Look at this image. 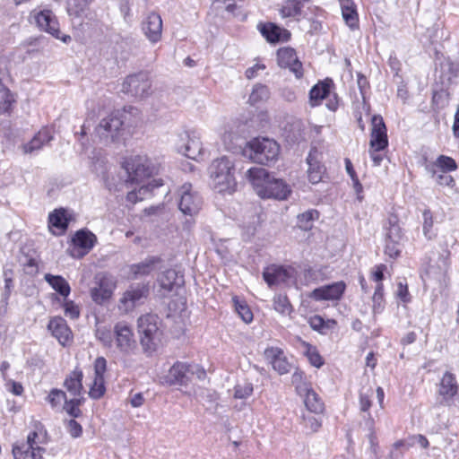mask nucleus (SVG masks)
Listing matches in <instances>:
<instances>
[{
    "label": "nucleus",
    "mask_w": 459,
    "mask_h": 459,
    "mask_svg": "<svg viewBox=\"0 0 459 459\" xmlns=\"http://www.w3.org/2000/svg\"><path fill=\"white\" fill-rule=\"evenodd\" d=\"M208 173L214 191L229 195L236 191L235 166L230 158L222 156L213 160L208 168Z\"/></svg>",
    "instance_id": "obj_1"
},
{
    "label": "nucleus",
    "mask_w": 459,
    "mask_h": 459,
    "mask_svg": "<svg viewBox=\"0 0 459 459\" xmlns=\"http://www.w3.org/2000/svg\"><path fill=\"white\" fill-rule=\"evenodd\" d=\"M383 230L385 254L392 259L398 258L402 254L406 237L397 214L394 212L388 213L383 223Z\"/></svg>",
    "instance_id": "obj_2"
},
{
    "label": "nucleus",
    "mask_w": 459,
    "mask_h": 459,
    "mask_svg": "<svg viewBox=\"0 0 459 459\" xmlns=\"http://www.w3.org/2000/svg\"><path fill=\"white\" fill-rule=\"evenodd\" d=\"M135 108L130 107L129 111H115L100 120L95 131L100 140L104 142H115L122 134L127 121V117L132 113H137Z\"/></svg>",
    "instance_id": "obj_3"
},
{
    "label": "nucleus",
    "mask_w": 459,
    "mask_h": 459,
    "mask_svg": "<svg viewBox=\"0 0 459 459\" xmlns=\"http://www.w3.org/2000/svg\"><path fill=\"white\" fill-rule=\"evenodd\" d=\"M245 153L255 163L270 165L278 160L280 145L273 139L255 138L248 143Z\"/></svg>",
    "instance_id": "obj_4"
},
{
    "label": "nucleus",
    "mask_w": 459,
    "mask_h": 459,
    "mask_svg": "<svg viewBox=\"0 0 459 459\" xmlns=\"http://www.w3.org/2000/svg\"><path fill=\"white\" fill-rule=\"evenodd\" d=\"M138 330L141 334V344L145 351H154L160 340L161 332L159 327V317L154 314H146L138 319Z\"/></svg>",
    "instance_id": "obj_5"
},
{
    "label": "nucleus",
    "mask_w": 459,
    "mask_h": 459,
    "mask_svg": "<svg viewBox=\"0 0 459 459\" xmlns=\"http://www.w3.org/2000/svg\"><path fill=\"white\" fill-rule=\"evenodd\" d=\"M124 168L128 174L127 183H139L157 172V168L146 156H134L126 160Z\"/></svg>",
    "instance_id": "obj_6"
},
{
    "label": "nucleus",
    "mask_w": 459,
    "mask_h": 459,
    "mask_svg": "<svg viewBox=\"0 0 459 459\" xmlns=\"http://www.w3.org/2000/svg\"><path fill=\"white\" fill-rule=\"evenodd\" d=\"M371 124L372 130L370 147L372 151H370V157L373 160L374 165L379 166L381 161L383 160V157L381 154H378L377 152L385 149L388 145L386 127L383 120V117L379 115H374L372 117Z\"/></svg>",
    "instance_id": "obj_7"
},
{
    "label": "nucleus",
    "mask_w": 459,
    "mask_h": 459,
    "mask_svg": "<svg viewBox=\"0 0 459 459\" xmlns=\"http://www.w3.org/2000/svg\"><path fill=\"white\" fill-rule=\"evenodd\" d=\"M121 91L138 99L148 97L152 92V82L149 74L139 72L128 75L122 83Z\"/></svg>",
    "instance_id": "obj_8"
},
{
    "label": "nucleus",
    "mask_w": 459,
    "mask_h": 459,
    "mask_svg": "<svg viewBox=\"0 0 459 459\" xmlns=\"http://www.w3.org/2000/svg\"><path fill=\"white\" fill-rule=\"evenodd\" d=\"M178 209L186 215L194 217L203 207V198L198 192L193 190L191 184H184L178 190Z\"/></svg>",
    "instance_id": "obj_9"
},
{
    "label": "nucleus",
    "mask_w": 459,
    "mask_h": 459,
    "mask_svg": "<svg viewBox=\"0 0 459 459\" xmlns=\"http://www.w3.org/2000/svg\"><path fill=\"white\" fill-rule=\"evenodd\" d=\"M116 347L124 355L135 353L137 342L131 327L125 322H118L114 326Z\"/></svg>",
    "instance_id": "obj_10"
},
{
    "label": "nucleus",
    "mask_w": 459,
    "mask_h": 459,
    "mask_svg": "<svg viewBox=\"0 0 459 459\" xmlns=\"http://www.w3.org/2000/svg\"><path fill=\"white\" fill-rule=\"evenodd\" d=\"M73 247L69 250L71 256L82 258L95 246L97 237L88 230H78L72 238Z\"/></svg>",
    "instance_id": "obj_11"
},
{
    "label": "nucleus",
    "mask_w": 459,
    "mask_h": 459,
    "mask_svg": "<svg viewBox=\"0 0 459 459\" xmlns=\"http://www.w3.org/2000/svg\"><path fill=\"white\" fill-rule=\"evenodd\" d=\"M149 288L146 285L137 284L131 286L125 291L119 300L118 308L124 313L132 311L137 305L143 302V299L147 297Z\"/></svg>",
    "instance_id": "obj_12"
},
{
    "label": "nucleus",
    "mask_w": 459,
    "mask_h": 459,
    "mask_svg": "<svg viewBox=\"0 0 459 459\" xmlns=\"http://www.w3.org/2000/svg\"><path fill=\"white\" fill-rule=\"evenodd\" d=\"M35 22L38 27L51 34L55 38L61 39L63 42H67L71 39L70 36H60L59 23L56 17L50 10H43L35 15Z\"/></svg>",
    "instance_id": "obj_13"
},
{
    "label": "nucleus",
    "mask_w": 459,
    "mask_h": 459,
    "mask_svg": "<svg viewBox=\"0 0 459 459\" xmlns=\"http://www.w3.org/2000/svg\"><path fill=\"white\" fill-rule=\"evenodd\" d=\"M192 371L191 364L177 361L164 377V383L169 385H187L191 380Z\"/></svg>",
    "instance_id": "obj_14"
},
{
    "label": "nucleus",
    "mask_w": 459,
    "mask_h": 459,
    "mask_svg": "<svg viewBox=\"0 0 459 459\" xmlns=\"http://www.w3.org/2000/svg\"><path fill=\"white\" fill-rule=\"evenodd\" d=\"M294 269L272 264L266 267L263 273L264 281L271 287L281 283H288L294 278Z\"/></svg>",
    "instance_id": "obj_15"
},
{
    "label": "nucleus",
    "mask_w": 459,
    "mask_h": 459,
    "mask_svg": "<svg viewBox=\"0 0 459 459\" xmlns=\"http://www.w3.org/2000/svg\"><path fill=\"white\" fill-rule=\"evenodd\" d=\"M277 61L281 67L289 68L297 78L303 76L302 63L291 48H281L277 51Z\"/></svg>",
    "instance_id": "obj_16"
},
{
    "label": "nucleus",
    "mask_w": 459,
    "mask_h": 459,
    "mask_svg": "<svg viewBox=\"0 0 459 459\" xmlns=\"http://www.w3.org/2000/svg\"><path fill=\"white\" fill-rule=\"evenodd\" d=\"M265 359L273 368L280 375L287 374L291 369V364L288 361L284 351L279 347H268L264 352Z\"/></svg>",
    "instance_id": "obj_17"
},
{
    "label": "nucleus",
    "mask_w": 459,
    "mask_h": 459,
    "mask_svg": "<svg viewBox=\"0 0 459 459\" xmlns=\"http://www.w3.org/2000/svg\"><path fill=\"white\" fill-rule=\"evenodd\" d=\"M346 284L341 281L315 289L310 297L315 300H339L344 293Z\"/></svg>",
    "instance_id": "obj_18"
},
{
    "label": "nucleus",
    "mask_w": 459,
    "mask_h": 459,
    "mask_svg": "<svg viewBox=\"0 0 459 459\" xmlns=\"http://www.w3.org/2000/svg\"><path fill=\"white\" fill-rule=\"evenodd\" d=\"M97 283L98 286L91 290V296L95 303L101 305L111 298L116 284L112 278L106 274L100 276Z\"/></svg>",
    "instance_id": "obj_19"
},
{
    "label": "nucleus",
    "mask_w": 459,
    "mask_h": 459,
    "mask_svg": "<svg viewBox=\"0 0 459 459\" xmlns=\"http://www.w3.org/2000/svg\"><path fill=\"white\" fill-rule=\"evenodd\" d=\"M142 30L152 43L160 41L162 33V20L160 15L156 13L148 14L143 21Z\"/></svg>",
    "instance_id": "obj_20"
},
{
    "label": "nucleus",
    "mask_w": 459,
    "mask_h": 459,
    "mask_svg": "<svg viewBox=\"0 0 459 459\" xmlns=\"http://www.w3.org/2000/svg\"><path fill=\"white\" fill-rule=\"evenodd\" d=\"M181 144H178V152L186 157L196 160L202 153V143L196 135L186 133L181 135Z\"/></svg>",
    "instance_id": "obj_21"
},
{
    "label": "nucleus",
    "mask_w": 459,
    "mask_h": 459,
    "mask_svg": "<svg viewBox=\"0 0 459 459\" xmlns=\"http://www.w3.org/2000/svg\"><path fill=\"white\" fill-rule=\"evenodd\" d=\"M247 177L258 196L262 195L273 176L263 168H251L247 171Z\"/></svg>",
    "instance_id": "obj_22"
},
{
    "label": "nucleus",
    "mask_w": 459,
    "mask_h": 459,
    "mask_svg": "<svg viewBox=\"0 0 459 459\" xmlns=\"http://www.w3.org/2000/svg\"><path fill=\"white\" fill-rule=\"evenodd\" d=\"M247 177L258 196L262 195L273 176L263 168H251L247 171Z\"/></svg>",
    "instance_id": "obj_23"
},
{
    "label": "nucleus",
    "mask_w": 459,
    "mask_h": 459,
    "mask_svg": "<svg viewBox=\"0 0 459 459\" xmlns=\"http://www.w3.org/2000/svg\"><path fill=\"white\" fill-rule=\"evenodd\" d=\"M459 391V385L457 384L455 376L446 371L439 383L438 394L442 396L443 402L448 403L457 394Z\"/></svg>",
    "instance_id": "obj_24"
},
{
    "label": "nucleus",
    "mask_w": 459,
    "mask_h": 459,
    "mask_svg": "<svg viewBox=\"0 0 459 459\" xmlns=\"http://www.w3.org/2000/svg\"><path fill=\"white\" fill-rule=\"evenodd\" d=\"M48 328L62 345H65L72 338V331L67 325L66 321L61 316L51 318Z\"/></svg>",
    "instance_id": "obj_25"
},
{
    "label": "nucleus",
    "mask_w": 459,
    "mask_h": 459,
    "mask_svg": "<svg viewBox=\"0 0 459 459\" xmlns=\"http://www.w3.org/2000/svg\"><path fill=\"white\" fill-rule=\"evenodd\" d=\"M298 394L304 397V403L308 411L316 415L324 411V403L311 387H306L305 385L298 386Z\"/></svg>",
    "instance_id": "obj_26"
},
{
    "label": "nucleus",
    "mask_w": 459,
    "mask_h": 459,
    "mask_svg": "<svg viewBox=\"0 0 459 459\" xmlns=\"http://www.w3.org/2000/svg\"><path fill=\"white\" fill-rule=\"evenodd\" d=\"M290 193L289 186L282 180L273 177L269 182L267 188L264 190L261 198H273L278 200H284L288 197Z\"/></svg>",
    "instance_id": "obj_27"
},
{
    "label": "nucleus",
    "mask_w": 459,
    "mask_h": 459,
    "mask_svg": "<svg viewBox=\"0 0 459 459\" xmlns=\"http://www.w3.org/2000/svg\"><path fill=\"white\" fill-rule=\"evenodd\" d=\"M52 139L53 136L50 130L42 128L30 142L22 145V152L25 154H33L42 149V147L48 144Z\"/></svg>",
    "instance_id": "obj_28"
},
{
    "label": "nucleus",
    "mask_w": 459,
    "mask_h": 459,
    "mask_svg": "<svg viewBox=\"0 0 459 459\" xmlns=\"http://www.w3.org/2000/svg\"><path fill=\"white\" fill-rule=\"evenodd\" d=\"M160 288L170 292L184 284V276L175 269L166 270L159 278Z\"/></svg>",
    "instance_id": "obj_29"
},
{
    "label": "nucleus",
    "mask_w": 459,
    "mask_h": 459,
    "mask_svg": "<svg viewBox=\"0 0 459 459\" xmlns=\"http://www.w3.org/2000/svg\"><path fill=\"white\" fill-rule=\"evenodd\" d=\"M44 451V448L32 446L30 444L16 443L13 446L14 459H42V453Z\"/></svg>",
    "instance_id": "obj_30"
},
{
    "label": "nucleus",
    "mask_w": 459,
    "mask_h": 459,
    "mask_svg": "<svg viewBox=\"0 0 459 459\" xmlns=\"http://www.w3.org/2000/svg\"><path fill=\"white\" fill-rule=\"evenodd\" d=\"M342 18L346 24L351 29L355 30L359 27V17L356 10L355 4L352 0H339Z\"/></svg>",
    "instance_id": "obj_31"
},
{
    "label": "nucleus",
    "mask_w": 459,
    "mask_h": 459,
    "mask_svg": "<svg viewBox=\"0 0 459 459\" xmlns=\"http://www.w3.org/2000/svg\"><path fill=\"white\" fill-rule=\"evenodd\" d=\"M307 161L308 164L307 178L312 184L319 183L325 172V168L316 160L312 152H309Z\"/></svg>",
    "instance_id": "obj_32"
},
{
    "label": "nucleus",
    "mask_w": 459,
    "mask_h": 459,
    "mask_svg": "<svg viewBox=\"0 0 459 459\" xmlns=\"http://www.w3.org/2000/svg\"><path fill=\"white\" fill-rule=\"evenodd\" d=\"M82 371L80 369H74L65 379L64 382V385L66 390L73 395L77 396L80 395L83 386H82Z\"/></svg>",
    "instance_id": "obj_33"
},
{
    "label": "nucleus",
    "mask_w": 459,
    "mask_h": 459,
    "mask_svg": "<svg viewBox=\"0 0 459 459\" xmlns=\"http://www.w3.org/2000/svg\"><path fill=\"white\" fill-rule=\"evenodd\" d=\"M44 280L65 299L69 296L71 288L68 281L64 277L60 275L46 273L44 275Z\"/></svg>",
    "instance_id": "obj_34"
},
{
    "label": "nucleus",
    "mask_w": 459,
    "mask_h": 459,
    "mask_svg": "<svg viewBox=\"0 0 459 459\" xmlns=\"http://www.w3.org/2000/svg\"><path fill=\"white\" fill-rule=\"evenodd\" d=\"M160 261V259L157 256H149L141 263L132 264L130 271L135 277L148 275L154 270L155 264Z\"/></svg>",
    "instance_id": "obj_35"
},
{
    "label": "nucleus",
    "mask_w": 459,
    "mask_h": 459,
    "mask_svg": "<svg viewBox=\"0 0 459 459\" xmlns=\"http://www.w3.org/2000/svg\"><path fill=\"white\" fill-rule=\"evenodd\" d=\"M330 95L329 84L320 82L312 87L309 91V101L311 106L315 107L320 104L321 100Z\"/></svg>",
    "instance_id": "obj_36"
},
{
    "label": "nucleus",
    "mask_w": 459,
    "mask_h": 459,
    "mask_svg": "<svg viewBox=\"0 0 459 459\" xmlns=\"http://www.w3.org/2000/svg\"><path fill=\"white\" fill-rule=\"evenodd\" d=\"M259 31L270 43H277L281 39V30L273 23L258 25Z\"/></svg>",
    "instance_id": "obj_37"
},
{
    "label": "nucleus",
    "mask_w": 459,
    "mask_h": 459,
    "mask_svg": "<svg viewBox=\"0 0 459 459\" xmlns=\"http://www.w3.org/2000/svg\"><path fill=\"white\" fill-rule=\"evenodd\" d=\"M270 98L269 88L261 83H256L249 95L248 102L251 105H256L259 103L265 102Z\"/></svg>",
    "instance_id": "obj_38"
},
{
    "label": "nucleus",
    "mask_w": 459,
    "mask_h": 459,
    "mask_svg": "<svg viewBox=\"0 0 459 459\" xmlns=\"http://www.w3.org/2000/svg\"><path fill=\"white\" fill-rule=\"evenodd\" d=\"M319 212L315 209H310L303 213H300L297 217V224L302 230H309L313 228L314 221L318 220Z\"/></svg>",
    "instance_id": "obj_39"
},
{
    "label": "nucleus",
    "mask_w": 459,
    "mask_h": 459,
    "mask_svg": "<svg viewBox=\"0 0 459 459\" xmlns=\"http://www.w3.org/2000/svg\"><path fill=\"white\" fill-rule=\"evenodd\" d=\"M48 221L50 225L60 230L62 232L67 229L69 223L64 209H56L51 212L48 216Z\"/></svg>",
    "instance_id": "obj_40"
},
{
    "label": "nucleus",
    "mask_w": 459,
    "mask_h": 459,
    "mask_svg": "<svg viewBox=\"0 0 459 459\" xmlns=\"http://www.w3.org/2000/svg\"><path fill=\"white\" fill-rule=\"evenodd\" d=\"M303 6L298 0H287L281 6L280 13L282 17H297L301 15Z\"/></svg>",
    "instance_id": "obj_41"
},
{
    "label": "nucleus",
    "mask_w": 459,
    "mask_h": 459,
    "mask_svg": "<svg viewBox=\"0 0 459 459\" xmlns=\"http://www.w3.org/2000/svg\"><path fill=\"white\" fill-rule=\"evenodd\" d=\"M372 310L373 314H381L385 308V299H384V285L378 283L376 286L374 295L372 297Z\"/></svg>",
    "instance_id": "obj_42"
},
{
    "label": "nucleus",
    "mask_w": 459,
    "mask_h": 459,
    "mask_svg": "<svg viewBox=\"0 0 459 459\" xmlns=\"http://www.w3.org/2000/svg\"><path fill=\"white\" fill-rule=\"evenodd\" d=\"M91 0H68L67 12L70 16L79 17L90 5Z\"/></svg>",
    "instance_id": "obj_43"
},
{
    "label": "nucleus",
    "mask_w": 459,
    "mask_h": 459,
    "mask_svg": "<svg viewBox=\"0 0 459 459\" xmlns=\"http://www.w3.org/2000/svg\"><path fill=\"white\" fill-rule=\"evenodd\" d=\"M289 127L290 129L287 138L290 141L297 143L304 139V126L300 120H294L292 123L289 125Z\"/></svg>",
    "instance_id": "obj_44"
},
{
    "label": "nucleus",
    "mask_w": 459,
    "mask_h": 459,
    "mask_svg": "<svg viewBox=\"0 0 459 459\" xmlns=\"http://www.w3.org/2000/svg\"><path fill=\"white\" fill-rule=\"evenodd\" d=\"M273 307L282 315H290L292 310L289 299L286 295L282 294L276 295L273 298Z\"/></svg>",
    "instance_id": "obj_45"
},
{
    "label": "nucleus",
    "mask_w": 459,
    "mask_h": 459,
    "mask_svg": "<svg viewBox=\"0 0 459 459\" xmlns=\"http://www.w3.org/2000/svg\"><path fill=\"white\" fill-rule=\"evenodd\" d=\"M14 102L11 91L6 88H0V114L9 112Z\"/></svg>",
    "instance_id": "obj_46"
},
{
    "label": "nucleus",
    "mask_w": 459,
    "mask_h": 459,
    "mask_svg": "<svg viewBox=\"0 0 459 459\" xmlns=\"http://www.w3.org/2000/svg\"><path fill=\"white\" fill-rule=\"evenodd\" d=\"M232 300L234 302L236 311L241 319L245 323H250L253 320V313L251 312L248 306L245 302L239 301L237 297H233Z\"/></svg>",
    "instance_id": "obj_47"
},
{
    "label": "nucleus",
    "mask_w": 459,
    "mask_h": 459,
    "mask_svg": "<svg viewBox=\"0 0 459 459\" xmlns=\"http://www.w3.org/2000/svg\"><path fill=\"white\" fill-rule=\"evenodd\" d=\"M304 344L306 346L305 354L308 359L310 364L317 368L322 367L324 364V360L316 348L307 342H305Z\"/></svg>",
    "instance_id": "obj_48"
},
{
    "label": "nucleus",
    "mask_w": 459,
    "mask_h": 459,
    "mask_svg": "<svg viewBox=\"0 0 459 459\" xmlns=\"http://www.w3.org/2000/svg\"><path fill=\"white\" fill-rule=\"evenodd\" d=\"M436 161L441 172L448 173L457 169L455 160L449 156L440 155L437 158Z\"/></svg>",
    "instance_id": "obj_49"
},
{
    "label": "nucleus",
    "mask_w": 459,
    "mask_h": 459,
    "mask_svg": "<svg viewBox=\"0 0 459 459\" xmlns=\"http://www.w3.org/2000/svg\"><path fill=\"white\" fill-rule=\"evenodd\" d=\"M104 377H94L92 385L90 388L89 395L92 399H100L105 394Z\"/></svg>",
    "instance_id": "obj_50"
},
{
    "label": "nucleus",
    "mask_w": 459,
    "mask_h": 459,
    "mask_svg": "<svg viewBox=\"0 0 459 459\" xmlns=\"http://www.w3.org/2000/svg\"><path fill=\"white\" fill-rule=\"evenodd\" d=\"M254 391L253 384L249 382H244L242 384H237L234 387V398L236 399H247L249 397Z\"/></svg>",
    "instance_id": "obj_51"
},
{
    "label": "nucleus",
    "mask_w": 459,
    "mask_h": 459,
    "mask_svg": "<svg viewBox=\"0 0 459 459\" xmlns=\"http://www.w3.org/2000/svg\"><path fill=\"white\" fill-rule=\"evenodd\" d=\"M64 410L73 418H79L82 415V411L80 410L81 399H71L64 401Z\"/></svg>",
    "instance_id": "obj_52"
},
{
    "label": "nucleus",
    "mask_w": 459,
    "mask_h": 459,
    "mask_svg": "<svg viewBox=\"0 0 459 459\" xmlns=\"http://www.w3.org/2000/svg\"><path fill=\"white\" fill-rule=\"evenodd\" d=\"M65 398H66V394L64 391H62L60 389L53 388L49 392V394L47 397V401L49 403V404L51 405V407L53 409H56L60 406L61 402L65 401Z\"/></svg>",
    "instance_id": "obj_53"
},
{
    "label": "nucleus",
    "mask_w": 459,
    "mask_h": 459,
    "mask_svg": "<svg viewBox=\"0 0 459 459\" xmlns=\"http://www.w3.org/2000/svg\"><path fill=\"white\" fill-rule=\"evenodd\" d=\"M62 307L65 310V315L69 318L77 319L79 317L80 308L73 300H68L65 298L64 299Z\"/></svg>",
    "instance_id": "obj_54"
},
{
    "label": "nucleus",
    "mask_w": 459,
    "mask_h": 459,
    "mask_svg": "<svg viewBox=\"0 0 459 459\" xmlns=\"http://www.w3.org/2000/svg\"><path fill=\"white\" fill-rule=\"evenodd\" d=\"M441 69H442L443 74L447 73V80L448 81H451L452 78L456 77L459 73L458 65L452 62L449 59L441 63Z\"/></svg>",
    "instance_id": "obj_55"
},
{
    "label": "nucleus",
    "mask_w": 459,
    "mask_h": 459,
    "mask_svg": "<svg viewBox=\"0 0 459 459\" xmlns=\"http://www.w3.org/2000/svg\"><path fill=\"white\" fill-rule=\"evenodd\" d=\"M43 432H44V434H46L43 425L39 421H36L34 423V430L31 431L30 433H29L26 441H22L21 443L22 444H30L32 446H38L36 438H38L39 435L42 434Z\"/></svg>",
    "instance_id": "obj_56"
},
{
    "label": "nucleus",
    "mask_w": 459,
    "mask_h": 459,
    "mask_svg": "<svg viewBox=\"0 0 459 459\" xmlns=\"http://www.w3.org/2000/svg\"><path fill=\"white\" fill-rule=\"evenodd\" d=\"M305 427L309 429L312 432H316L321 427V420L314 415H302Z\"/></svg>",
    "instance_id": "obj_57"
},
{
    "label": "nucleus",
    "mask_w": 459,
    "mask_h": 459,
    "mask_svg": "<svg viewBox=\"0 0 459 459\" xmlns=\"http://www.w3.org/2000/svg\"><path fill=\"white\" fill-rule=\"evenodd\" d=\"M97 338L106 347H111L113 343V334L106 328H99L96 333Z\"/></svg>",
    "instance_id": "obj_58"
},
{
    "label": "nucleus",
    "mask_w": 459,
    "mask_h": 459,
    "mask_svg": "<svg viewBox=\"0 0 459 459\" xmlns=\"http://www.w3.org/2000/svg\"><path fill=\"white\" fill-rule=\"evenodd\" d=\"M66 429L70 436L74 438L79 437L82 434V428L74 419H71L66 422Z\"/></svg>",
    "instance_id": "obj_59"
},
{
    "label": "nucleus",
    "mask_w": 459,
    "mask_h": 459,
    "mask_svg": "<svg viewBox=\"0 0 459 459\" xmlns=\"http://www.w3.org/2000/svg\"><path fill=\"white\" fill-rule=\"evenodd\" d=\"M345 165H346V170L348 174L350 175L356 192H360L362 190V185L359 183V178L356 175L355 170L353 169L352 164L349 159L345 160Z\"/></svg>",
    "instance_id": "obj_60"
},
{
    "label": "nucleus",
    "mask_w": 459,
    "mask_h": 459,
    "mask_svg": "<svg viewBox=\"0 0 459 459\" xmlns=\"http://www.w3.org/2000/svg\"><path fill=\"white\" fill-rule=\"evenodd\" d=\"M107 370V360L104 357H98L94 361V377H104Z\"/></svg>",
    "instance_id": "obj_61"
},
{
    "label": "nucleus",
    "mask_w": 459,
    "mask_h": 459,
    "mask_svg": "<svg viewBox=\"0 0 459 459\" xmlns=\"http://www.w3.org/2000/svg\"><path fill=\"white\" fill-rule=\"evenodd\" d=\"M5 387L7 391L14 395H22L23 394V386L21 383L12 379L5 380Z\"/></svg>",
    "instance_id": "obj_62"
},
{
    "label": "nucleus",
    "mask_w": 459,
    "mask_h": 459,
    "mask_svg": "<svg viewBox=\"0 0 459 459\" xmlns=\"http://www.w3.org/2000/svg\"><path fill=\"white\" fill-rule=\"evenodd\" d=\"M396 296L403 302L407 303L411 301V295L408 290L407 283L398 282Z\"/></svg>",
    "instance_id": "obj_63"
},
{
    "label": "nucleus",
    "mask_w": 459,
    "mask_h": 459,
    "mask_svg": "<svg viewBox=\"0 0 459 459\" xmlns=\"http://www.w3.org/2000/svg\"><path fill=\"white\" fill-rule=\"evenodd\" d=\"M436 182L439 186H453L455 185V179L452 176L448 175L447 172H439L435 178Z\"/></svg>",
    "instance_id": "obj_64"
}]
</instances>
